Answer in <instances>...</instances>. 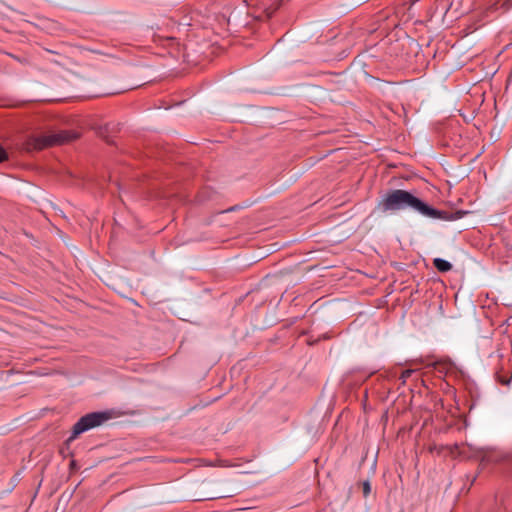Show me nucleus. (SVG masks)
<instances>
[{
	"label": "nucleus",
	"mask_w": 512,
	"mask_h": 512,
	"mask_svg": "<svg viewBox=\"0 0 512 512\" xmlns=\"http://www.w3.org/2000/svg\"><path fill=\"white\" fill-rule=\"evenodd\" d=\"M410 208L431 219L449 220L447 212L437 210L406 190H392L382 196L377 209L382 213Z\"/></svg>",
	"instance_id": "f257e3e1"
},
{
	"label": "nucleus",
	"mask_w": 512,
	"mask_h": 512,
	"mask_svg": "<svg viewBox=\"0 0 512 512\" xmlns=\"http://www.w3.org/2000/svg\"><path fill=\"white\" fill-rule=\"evenodd\" d=\"M108 415L102 412H94L81 417L73 427V432L69 440L75 439L81 433L97 427L108 420Z\"/></svg>",
	"instance_id": "f03ea898"
},
{
	"label": "nucleus",
	"mask_w": 512,
	"mask_h": 512,
	"mask_svg": "<svg viewBox=\"0 0 512 512\" xmlns=\"http://www.w3.org/2000/svg\"><path fill=\"white\" fill-rule=\"evenodd\" d=\"M77 136L70 132H60L52 135H44L34 139L33 146L35 149L41 150L46 147L63 144L69 142L72 139H75Z\"/></svg>",
	"instance_id": "7ed1b4c3"
},
{
	"label": "nucleus",
	"mask_w": 512,
	"mask_h": 512,
	"mask_svg": "<svg viewBox=\"0 0 512 512\" xmlns=\"http://www.w3.org/2000/svg\"><path fill=\"white\" fill-rule=\"evenodd\" d=\"M433 264L440 272H448L452 269L451 263L442 258H435Z\"/></svg>",
	"instance_id": "20e7f679"
},
{
	"label": "nucleus",
	"mask_w": 512,
	"mask_h": 512,
	"mask_svg": "<svg viewBox=\"0 0 512 512\" xmlns=\"http://www.w3.org/2000/svg\"><path fill=\"white\" fill-rule=\"evenodd\" d=\"M412 370H405L401 373V376L400 378L402 379L403 382H405L412 374Z\"/></svg>",
	"instance_id": "39448f33"
},
{
	"label": "nucleus",
	"mask_w": 512,
	"mask_h": 512,
	"mask_svg": "<svg viewBox=\"0 0 512 512\" xmlns=\"http://www.w3.org/2000/svg\"><path fill=\"white\" fill-rule=\"evenodd\" d=\"M371 491V487H370V484L369 482H364L363 484V492H364V495L367 496Z\"/></svg>",
	"instance_id": "423d86ee"
},
{
	"label": "nucleus",
	"mask_w": 512,
	"mask_h": 512,
	"mask_svg": "<svg viewBox=\"0 0 512 512\" xmlns=\"http://www.w3.org/2000/svg\"><path fill=\"white\" fill-rule=\"evenodd\" d=\"M7 159V152L4 150L2 146H0V162H3Z\"/></svg>",
	"instance_id": "0eeeda50"
},
{
	"label": "nucleus",
	"mask_w": 512,
	"mask_h": 512,
	"mask_svg": "<svg viewBox=\"0 0 512 512\" xmlns=\"http://www.w3.org/2000/svg\"><path fill=\"white\" fill-rule=\"evenodd\" d=\"M502 6H505L506 8H510L512 6V0H503Z\"/></svg>",
	"instance_id": "6e6552de"
},
{
	"label": "nucleus",
	"mask_w": 512,
	"mask_h": 512,
	"mask_svg": "<svg viewBox=\"0 0 512 512\" xmlns=\"http://www.w3.org/2000/svg\"><path fill=\"white\" fill-rule=\"evenodd\" d=\"M500 382H501L502 384L508 385V384L510 383V379H502V378H501V379H500Z\"/></svg>",
	"instance_id": "1a4fd4ad"
},
{
	"label": "nucleus",
	"mask_w": 512,
	"mask_h": 512,
	"mask_svg": "<svg viewBox=\"0 0 512 512\" xmlns=\"http://www.w3.org/2000/svg\"><path fill=\"white\" fill-rule=\"evenodd\" d=\"M223 496H212V497H209L208 499H216V498H222Z\"/></svg>",
	"instance_id": "9d476101"
}]
</instances>
